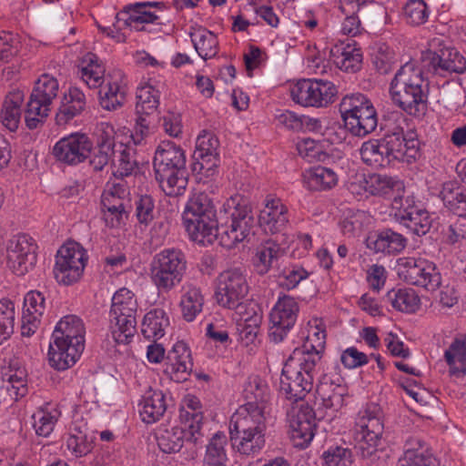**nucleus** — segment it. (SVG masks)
I'll return each instance as SVG.
<instances>
[{"instance_id":"nucleus-1","label":"nucleus","mask_w":466,"mask_h":466,"mask_svg":"<svg viewBox=\"0 0 466 466\" xmlns=\"http://www.w3.org/2000/svg\"><path fill=\"white\" fill-rule=\"evenodd\" d=\"M390 93L395 105L413 116H422L427 111L428 84L422 70L413 63H406L390 83Z\"/></svg>"},{"instance_id":"nucleus-2","label":"nucleus","mask_w":466,"mask_h":466,"mask_svg":"<svg viewBox=\"0 0 466 466\" xmlns=\"http://www.w3.org/2000/svg\"><path fill=\"white\" fill-rule=\"evenodd\" d=\"M85 348V327L75 316L64 317L56 326L49 345L48 360L57 370H66L75 365Z\"/></svg>"},{"instance_id":"nucleus-3","label":"nucleus","mask_w":466,"mask_h":466,"mask_svg":"<svg viewBox=\"0 0 466 466\" xmlns=\"http://www.w3.org/2000/svg\"><path fill=\"white\" fill-rule=\"evenodd\" d=\"M156 179L167 196L182 195L187 186L188 173L185 150L172 141H162L154 156Z\"/></svg>"},{"instance_id":"nucleus-4","label":"nucleus","mask_w":466,"mask_h":466,"mask_svg":"<svg viewBox=\"0 0 466 466\" xmlns=\"http://www.w3.org/2000/svg\"><path fill=\"white\" fill-rule=\"evenodd\" d=\"M220 245L228 249L253 235L255 217L249 201L236 194L228 198L219 210Z\"/></svg>"},{"instance_id":"nucleus-5","label":"nucleus","mask_w":466,"mask_h":466,"mask_svg":"<svg viewBox=\"0 0 466 466\" xmlns=\"http://www.w3.org/2000/svg\"><path fill=\"white\" fill-rule=\"evenodd\" d=\"M266 416L258 410L238 409L229 421L233 448L240 454L255 456L266 444Z\"/></svg>"},{"instance_id":"nucleus-6","label":"nucleus","mask_w":466,"mask_h":466,"mask_svg":"<svg viewBox=\"0 0 466 466\" xmlns=\"http://www.w3.org/2000/svg\"><path fill=\"white\" fill-rule=\"evenodd\" d=\"M316 364L305 360L299 351H293L281 372L280 390L293 402L303 400L313 388Z\"/></svg>"},{"instance_id":"nucleus-7","label":"nucleus","mask_w":466,"mask_h":466,"mask_svg":"<svg viewBox=\"0 0 466 466\" xmlns=\"http://www.w3.org/2000/svg\"><path fill=\"white\" fill-rule=\"evenodd\" d=\"M339 110L345 127L353 136L363 137L377 127L376 109L372 102L361 93L343 96Z\"/></svg>"},{"instance_id":"nucleus-8","label":"nucleus","mask_w":466,"mask_h":466,"mask_svg":"<svg viewBox=\"0 0 466 466\" xmlns=\"http://www.w3.org/2000/svg\"><path fill=\"white\" fill-rule=\"evenodd\" d=\"M383 431L381 410L377 404H369L360 410L353 429L357 454L363 459L372 456L378 451Z\"/></svg>"},{"instance_id":"nucleus-9","label":"nucleus","mask_w":466,"mask_h":466,"mask_svg":"<svg viewBox=\"0 0 466 466\" xmlns=\"http://www.w3.org/2000/svg\"><path fill=\"white\" fill-rule=\"evenodd\" d=\"M137 302L129 289H118L112 298L110 329L117 344H127L136 333Z\"/></svg>"},{"instance_id":"nucleus-10","label":"nucleus","mask_w":466,"mask_h":466,"mask_svg":"<svg viewBox=\"0 0 466 466\" xmlns=\"http://www.w3.org/2000/svg\"><path fill=\"white\" fill-rule=\"evenodd\" d=\"M186 255L178 248H165L150 264V278L159 292H169L182 281L187 271Z\"/></svg>"},{"instance_id":"nucleus-11","label":"nucleus","mask_w":466,"mask_h":466,"mask_svg":"<svg viewBox=\"0 0 466 466\" xmlns=\"http://www.w3.org/2000/svg\"><path fill=\"white\" fill-rule=\"evenodd\" d=\"M59 83L56 77L48 74L42 75L27 102L25 119L28 128L35 129L44 122L50 112V106L56 98Z\"/></svg>"},{"instance_id":"nucleus-12","label":"nucleus","mask_w":466,"mask_h":466,"mask_svg":"<svg viewBox=\"0 0 466 466\" xmlns=\"http://www.w3.org/2000/svg\"><path fill=\"white\" fill-rule=\"evenodd\" d=\"M397 271L406 283L427 290H435L441 284V276L435 263L422 257L398 258Z\"/></svg>"},{"instance_id":"nucleus-13","label":"nucleus","mask_w":466,"mask_h":466,"mask_svg":"<svg viewBox=\"0 0 466 466\" xmlns=\"http://www.w3.org/2000/svg\"><path fill=\"white\" fill-rule=\"evenodd\" d=\"M87 255L84 248L76 242H67L57 251L54 276L63 285H71L78 281L84 272Z\"/></svg>"},{"instance_id":"nucleus-14","label":"nucleus","mask_w":466,"mask_h":466,"mask_svg":"<svg viewBox=\"0 0 466 466\" xmlns=\"http://www.w3.org/2000/svg\"><path fill=\"white\" fill-rule=\"evenodd\" d=\"M338 90L330 81L303 79L290 91L292 100L303 106L326 107L335 101Z\"/></svg>"},{"instance_id":"nucleus-15","label":"nucleus","mask_w":466,"mask_h":466,"mask_svg":"<svg viewBox=\"0 0 466 466\" xmlns=\"http://www.w3.org/2000/svg\"><path fill=\"white\" fill-rule=\"evenodd\" d=\"M390 215L417 236L427 234L433 221L430 213L417 207L412 198L400 196L393 198Z\"/></svg>"},{"instance_id":"nucleus-16","label":"nucleus","mask_w":466,"mask_h":466,"mask_svg":"<svg viewBox=\"0 0 466 466\" xmlns=\"http://www.w3.org/2000/svg\"><path fill=\"white\" fill-rule=\"evenodd\" d=\"M248 292L246 277L237 268L225 270L219 274L215 298L223 308L238 306Z\"/></svg>"},{"instance_id":"nucleus-17","label":"nucleus","mask_w":466,"mask_h":466,"mask_svg":"<svg viewBox=\"0 0 466 466\" xmlns=\"http://www.w3.org/2000/svg\"><path fill=\"white\" fill-rule=\"evenodd\" d=\"M299 306L297 300L289 295L279 297L271 309L268 336L275 343L281 342L296 323Z\"/></svg>"},{"instance_id":"nucleus-18","label":"nucleus","mask_w":466,"mask_h":466,"mask_svg":"<svg viewBox=\"0 0 466 466\" xmlns=\"http://www.w3.org/2000/svg\"><path fill=\"white\" fill-rule=\"evenodd\" d=\"M37 245L33 238L26 234L13 237L7 245V264L16 275L28 272L36 262Z\"/></svg>"},{"instance_id":"nucleus-19","label":"nucleus","mask_w":466,"mask_h":466,"mask_svg":"<svg viewBox=\"0 0 466 466\" xmlns=\"http://www.w3.org/2000/svg\"><path fill=\"white\" fill-rule=\"evenodd\" d=\"M218 147L219 141L214 134L202 131L196 141L193 172L206 177H213L219 165Z\"/></svg>"},{"instance_id":"nucleus-20","label":"nucleus","mask_w":466,"mask_h":466,"mask_svg":"<svg viewBox=\"0 0 466 466\" xmlns=\"http://www.w3.org/2000/svg\"><path fill=\"white\" fill-rule=\"evenodd\" d=\"M93 143L81 133H73L58 140L53 147L56 160L75 166L84 162L91 154Z\"/></svg>"},{"instance_id":"nucleus-21","label":"nucleus","mask_w":466,"mask_h":466,"mask_svg":"<svg viewBox=\"0 0 466 466\" xmlns=\"http://www.w3.org/2000/svg\"><path fill=\"white\" fill-rule=\"evenodd\" d=\"M289 436L295 447L305 448L312 441L316 428L313 409L302 404L299 409L293 408L289 415Z\"/></svg>"},{"instance_id":"nucleus-22","label":"nucleus","mask_w":466,"mask_h":466,"mask_svg":"<svg viewBox=\"0 0 466 466\" xmlns=\"http://www.w3.org/2000/svg\"><path fill=\"white\" fill-rule=\"evenodd\" d=\"M289 208L279 198L268 195L259 211L258 224L260 228L270 234L283 231L289 224Z\"/></svg>"},{"instance_id":"nucleus-23","label":"nucleus","mask_w":466,"mask_h":466,"mask_svg":"<svg viewBox=\"0 0 466 466\" xmlns=\"http://www.w3.org/2000/svg\"><path fill=\"white\" fill-rule=\"evenodd\" d=\"M99 88V103L104 109L113 111L124 105L127 94V81L121 70L114 69L107 73L105 82Z\"/></svg>"},{"instance_id":"nucleus-24","label":"nucleus","mask_w":466,"mask_h":466,"mask_svg":"<svg viewBox=\"0 0 466 466\" xmlns=\"http://www.w3.org/2000/svg\"><path fill=\"white\" fill-rule=\"evenodd\" d=\"M193 369L191 351L183 341L176 342L165 359L164 372L174 381L187 380Z\"/></svg>"},{"instance_id":"nucleus-25","label":"nucleus","mask_w":466,"mask_h":466,"mask_svg":"<svg viewBox=\"0 0 466 466\" xmlns=\"http://www.w3.org/2000/svg\"><path fill=\"white\" fill-rule=\"evenodd\" d=\"M317 395L323 408L338 411L344 406L348 389L340 377L325 374L317 385Z\"/></svg>"},{"instance_id":"nucleus-26","label":"nucleus","mask_w":466,"mask_h":466,"mask_svg":"<svg viewBox=\"0 0 466 466\" xmlns=\"http://www.w3.org/2000/svg\"><path fill=\"white\" fill-rule=\"evenodd\" d=\"M305 341L300 348L293 351H299L305 360L318 365L321 359L326 345V329L321 319H312L309 320Z\"/></svg>"},{"instance_id":"nucleus-27","label":"nucleus","mask_w":466,"mask_h":466,"mask_svg":"<svg viewBox=\"0 0 466 466\" xmlns=\"http://www.w3.org/2000/svg\"><path fill=\"white\" fill-rule=\"evenodd\" d=\"M183 223L190 239L194 242L205 246L218 239L220 243V219L216 218V215L186 219Z\"/></svg>"},{"instance_id":"nucleus-28","label":"nucleus","mask_w":466,"mask_h":466,"mask_svg":"<svg viewBox=\"0 0 466 466\" xmlns=\"http://www.w3.org/2000/svg\"><path fill=\"white\" fill-rule=\"evenodd\" d=\"M243 396L247 402L238 409H245L248 411L256 409L265 416L270 392L268 385L264 380L257 375L249 376L244 383Z\"/></svg>"},{"instance_id":"nucleus-29","label":"nucleus","mask_w":466,"mask_h":466,"mask_svg":"<svg viewBox=\"0 0 466 466\" xmlns=\"http://www.w3.org/2000/svg\"><path fill=\"white\" fill-rule=\"evenodd\" d=\"M329 58L340 70L345 72L358 71L362 63V53L356 42H340L329 50Z\"/></svg>"},{"instance_id":"nucleus-30","label":"nucleus","mask_w":466,"mask_h":466,"mask_svg":"<svg viewBox=\"0 0 466 466\" xmlns=\"http://www.w3.org/2000/svg\"><path fill=\"white\" fill-rule=\"evenodd\" d=\"M86 106V96L78 87H70L62 97L56 115V124L65 126L76 116L82 114Z\"/></svg>"},{"instance_id":"nucleus-31","label":"nucleus","mask_w":466,"mask_h":466,"mask_svg":"<svg viewBox=\"0 0 466 466\" xmlns=\"http://www.w3.org/2000/svg\"><path fill=\"white\" fill-rule=\"evenodd\" d=\"M425 446L421 439L410 437L405 442L404 453L398 466H439L436 458Z\"/></svg>"},{"instance_id":"nucleus-32","label":"nucleus","mask_w":466,"mask_h":466,"mask_svg":"<svg viewBox=\"0 0 466 466\" xmlns=\"http://www.w3.org/2000/svg\"><path fill=\"white\" fill-rule=\"evenodd\" d=\"M406 245V238L390 228L379 230L367 238V247L377 253L398 254Z\"/></svg>"},{"instance_id":"nucleus-33","label":"nucleus","mask_w":466,"mask_h":466,"mask_svg":"<svg viewBox=\"0 0 466 466\" xmlns=\"http://www.w3.org/2000/svg\"><path fill=\"white\" fill-rule=\"evenodd\" d=\"M431 65L438 74L442 72L462 74L466 71V59L453 47H443L434 51L431 56Z\"/></svg>"},{"instance_id":"nucleus-34","label":"nucleus","mask_w":466,"mask_h":466,"mask_svg":"<svg viewBox=\"0 0 466 466\" xmlns=\"http://www.w3.org/2000/svg\"><path fill=\"white\" fill-rule=\"evenodd\" d=\"M179 418L181 424L189 431L190 438L198 441L201 436L203 414L200 400L194 395H187L183 400Z\"/></svg>"},{"instance_id":"nucleus-35","label":"nucleus","mask_w":466,"mask_h":466,"mask_svg":"<svg viewBox=\"0 0 466 466\" xmlns=\"http://www.w3.org/2000/svg\"><path fill=\"white\" fill-rule=\"evenodd\" d=\"M204 296L198 287L191 282H186L181 289L179 307L185 320L193 321L202 311Z\"/></svg>"},{"instance_id":"nucleus-36","label":"nucleus","mask_w":466,"mask_h":466,"mask_svg":"<svg viewBox=\"0 0 466 466\" xmlns=\"http://www.w3.org/2000/svg\"><path fill=\"white\" fill-rule=\"evenodd\" d=\"M139 414L146 423H154L165 414L167 405L165 394L161 390H148L140 402Z\"/></svg>"},{"instance_id":"nucleus-37","label":"nucleus","mask_w":466,"mask_h":466,"mask_svg":"<svg viewBox=\"0 0 466 466\" xmlns=\"http://www.w3.org/2000/svg\"><path fill=\"white\" fill-rule=\"evenodd\" d=\"M105 71V66L97 56L87 53L82 58L78 74L89 88H97L106 80Z\"/></svg>"},{"instance_id":"nucleus-38","label":"nucleus","mask_w":466,"mask_h":466,"mask_svg":"<svg viewBox=\"0 0 466 466\" xmlns=\"http://www.w3.org/2000/svg\"><path fill=\"white\" fill-rule=\"evenodd\" d=\"M189 36L195 50L204 60L214 57L218 51V41L214 33L202 26H192Z\"/></svg>"},{"instance_id":"nucleus-39","label":"nucleus","mask_w":466,"mask_h":466,"mask_svg":"<svg viewBox=\"0 0 466 466\" xmlns=\"http://www.w3.org/2000/svg\"><path fill=\"white\" fill-rule=\"evenodd\" d=\"M440 198L445 207L460 218H466V189L454 181L442 184Z\"/></svg>"},{"instance_id":"nucleus-40","label":"nucleus","mask_w":466,"mask_h":466,"mask_svg":"<svg viewBox=\"0 0 466 466\" xmlns=\"http://www.w3.org/2000/svg\"><path fill=\"white\" fill-rule=\"evenodd\" d=\"M102 207L130 208V190L127 183L123 180L107 182L101 197Z\"/></svg>"},{"instance_id":"nucleus-41","label":"nucleus","mask_w":466,"mask_h":466,"mask_svg":"<svg viewBox=\"0 0 466 466\" xmlns=\"http://www.w3.org/2000/svg\"><path fill=\"white\" fill-rule=\"evenodd\" d=\"M303 183L309 190H327L337 185L338 176L331 168L318 166L303 174Z\"/></svg>"},{"instance_id":"nucleus-42","label":"nucleus","mask_w":466,"mask_h":466,"mask_svg":"<svg viewBox=\"0 0 466 466\" xmlns=\"http://www.w3.org/2000/svg\"><path fill=\"white\" fill-rule=\"evenodd\" d=\"M159 449L165 453L177 452L181 450L186 440L197 443L190 438L189 431L182 424L181 427H172L162 431L157 437Z\"/></svg>"},{"instance_id":"nucleus-43","label":"nucleus","mask_w":466,"mask_h":466,"mask_svg":"<svg viewBox=\"0 0 466 466\" xmlns=\"http://www.w3.org/2000/svg\"><path fill=\"white\" fill-rule=\"evenodd\" d=\"M24 101L22 91L10 92L4 103L0 113V120L4 127L10 131H15L18 127L21 117V105Z\"/></svg>"},{"instance_id":"nucleus-44","label":"nucleus","mask_w":466,"mask_h":466,"mask_svg":"<svg viewBox=\"0 0 466 466\" xmlns=\"http://www.w3.org/2000/svg\"><path fill=\"white\" fill-rule=\"evenodd\" d=\"M215 215V206L208 194L204 191H195L191 194L186 204L183 220Z\"/></svg>"},{"instance_id":"nucleus-45","label":"nucleus","mask_w":466,"mask_h":466,"mask_svg":"<svg viewBox=\"0 0 466 466\" xmlns=\"http://www.w3.org/2000/svg\"><path fill=\"white\" fill-rule=\"evenodd\" d=\"M444 359L451 376L463 377L466 374V339H456L445 350Z\"/></svg>"},{"instance_id":"nucleus-46","label":"nucleus","mask_w":466,"mask_h":466,"mask_svg":"<svg viewBox=\"0 0 466 466\" xmlns=\"http://www.w3.org/2000/svg\"><path fill=\"white\" fill-rule=\"evenodd\" d=\"M169 319L162 309H154L147 312L142 322V334L148 339L157 340L165 335Z\"/></svg>"},{"instance_id":"nucleus-47","label":"nucleus","mask_w":466,"mask_h":466,"mask_svg":"<svg viewBox=\"0 0 466 466\" xmlns=\"http://www.w3.org/2000/svg\"><path fill=\"white\" fill-rule=\"evenodd\" d=\"M27 373L24 368L9 366L2 371V380L9 396L17 400L27 393Z\"/></svg>"},{"instance_id":"nucleus-48","label":"nucleus","mask_w":466,"mask_h":466,"mask_svg":"<svg viewBox=\"0 0 466 466\" xmlns=\"http://www.w3.org/2000/svg\"><path fill=\"white\" fill-rule=\"evenodd\" d=\"M403 183L396 177L381 174H370L365 179V189L374 196H388L403 190Z\"/></svg>"},{"instance_id":"nucleus-49","label":"nucleus","mask_w":466,"mask_h":466,"mask_svg":"<svg viewBox=\"0 0 466 466\" xmlns=\"http://www.w3.org/2000/svg\"><path fill=\"white\" fill-rule=\"evenodd\" d=\"M283 253L279 244L276 241L268 239L262 243L257 249L253 258V264L256 271L260 274H266Z\"/></svg>"},{"instance_id":"nucleus-50","label":"nucleus","mask_w":466,"mask_h":466,"mask_svg":"<svg viewBox=\"0 0 466 466\" xmlns=\"http://www.w3.org/2000/svg\"><path fill=\"white\" fill-rule=\"evenodd\" d=\"M361 160L371 167H385L390 164V158L382 149L380 139H370L360 149Z\"/></svg>"},{"instance_id":"nucleus-51","label":"nucleus","mask_w":466,"mask_h":466,"mask_svg":"<svg viewBox=\"0 0 466 466\" xmlns=\"http://www.w3.org/2000/svg\"><path fill=\"white\" fill-rule=\"evenodd\" d=\"M387 299L397 310L408 313L415 312L420 304V297L412 289H392L388 292Z\"/></svg>"},{"instance_id":"nucleus-52","label":"nucleus","mask_w":466,"mask_h":466,"mask_svg":"<svg viewBox=\"0 0 466 466\" xmlns=\"http://www.w3.org/2000/svg\"><path fill=\"white\" fill-rule=\"evenodd\" d=\"M159 105V91L151 85L141 86L137 92L136 111L138 115H150Z\"/></svg>"},{"instance_id":"nucleus-53","label":"nucleus","mask_w":466,"mask_h":466,"mask_svg":"<svg viewBox=\"0 0 466 466\" xmlns=\"http://www.w3.org/2000/svg\"><path fill=\"white\" fill-rule=\"evenodd\" d=\"M227 443V437L223 432H217L207 446V452L204 459L205 466H224L226 452L224 446Z\"/></svg>"},{"instance_id":"nucleus-54","label":"nucleus","mask_w":466,"mask_h":466,"mask_svg":"<svg viewBox=\"0 0 466 466\" xmlns=\"http://www.w3.org/2000/svg\"><path fill=\"white\" fill-rule=\"evenodd\" d=\"M15 303L10 299L0 300V344L14 333L15 321Z\"/></svg>"},{"instance_id":"nucleus-55","label":"nucleus","mask_w":466,"mask_h":466,"mask_svg":"<svg viewBox=\"0 0 466 466\" xmlns=\"http://www.w3.org/2000/svg\"><path fill=\"white\" fill-rule=\"evenodd\" d=\"M403 130L401 128H395L394 131L390 133H387L384 135L382 138H380V142L382 144V149L387 153L390 162L395 159H403Z\"/></svg>"},{"instance_id":"nucleus-56","label":"nucleus","mask_w":466,"mask_h":466,"mask_svg":"<svg viewBox=\"0 0 466 466\" xmlns=\"http://www.w3.org/2000/svg\"><path fill=\"white\" fill-rule=\"evenodd\" d=\"M59 412L56 410L51 411L40 410L33 415L34 428L39 436L47 437L54 431L57 422Z\"/></svg>"},{"instance_id":"nucleus-57","label":"nucleus","mask_w":466,"mask_h":466,"mask_svg":"<svg viewBox=\"0 0 466 466\" xmlns=\"http://www.w3.org/2000/svg\"><path fill=\"white\" fill-rule=\"evenodd\" d=\"M404 15L408 24L420 25L429 17V10L423 0H409L404 7Z\"/></svg>"},{"instance_id":"nucleus-58","label":"nucleus","mask_w":466,"mask_h":466,"mask_svg":"<svg viewBox=\"0 0 466 466\" xmlns=\"http://www.w3.org/2000/svg\"><path fill=\"white\" fill-rule=\"evenodd\" d=\"M121 15H127V18L124 20L127 26L153 23L158 18L156 14L146 11L144 6H137V3L125 7Z\"/></svg>"},{"instance_id":"nucleus-59","label":"nucleus","mask_w":466,"mask_h":466,"mask_svg":"<svg viewBox=\"0 0 466 466\" xmlns=\"http://www.w3.org/2000/svg\"><path fill=\"white\" fill-rule=\"evenodd\" d=\"M308 277L309 272L305 268L298 265H292L283 269L279 279V285L283 289H292Z\"/></svg>"},{"instance_id":"nucleus-60","label":"nucleus","mask_w":466,"mask_h":466,"mask_svg":"<svg viewBox=\"0 0 466 466\" xmlns=\"http://www.w3.org/2000/svg\"><path fill=\"white\" fill-rule=\"evenodd\" d=\"M327 466H350L352 456L350 450L342 447L329 448L322 455Z\"/></svg>"},{"instance_id":"nucleus-61","label":"nucleus","mask_w":466,"mask_h":466,"mask_svg":"<svg viewBox=\"0 0 466 466\" xmlns=\"http://www.w3.org/2000/svg\"><path fill=\"white\" fill-rule=\"evenodd\" d=\"M66 447L76 457L86 455L93 448L92 441L82 431L70 434L66 440Z\"/></svg>"},{"instance_id":"nucleus-62","label":"nucleus","mask_w":466,"mask_h":466,"mask_svg":"<svg viewBox=\"0 0 466 466\" xmlns=\"http://www.w3.org/2000/svg\"><path fill=\"white\" fill-rule=\"evenodd\" d=\"M154 201L153 198L148 196H141L136 201V216L141 224L147 225L154 218Z\"/></svg>"},{"instance_id":"nucleus-63","label":"nucleus","mask_w":466,"mask_h":466,"mask_svg":"<svg viewBox=\"0 0 466 466\" xmlns=\"http://www.w3.org/2000/svg\"><path fill=\"white\" fill-rule=\"evenodd\" d=\"M116 170L114 172L116 177H128L137 167V161L134 158L133 151L130 148L123 149L117 157Z\"/></svg>"},{"instance_id":"nucleus-64","label":"nucleus","mask_w":466,"mask_h":466,"mask_svg":"<svg viewBox=\"0 0 466 466\" xmlns=\"http://www.w3.org/2000/svg\"><path fill=\"white\" fill-rule=\"evenodd\" d=\"M340 361L347 369H355L368 363V356L359 351L355 347H350L342 351Z\"/></svg>"}]
</instances>
